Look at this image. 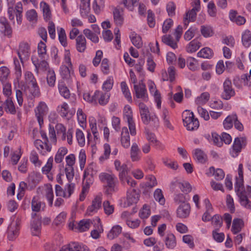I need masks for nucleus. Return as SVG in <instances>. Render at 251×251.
I'll use <instances>...</instances> for the list:
<instances>
[{
	"label": "nucleus",
	"mask_w": 251,
	"mask_h": 251,
	"mask_svg": "<svg viewBox=\"0 0 251 251\" xmlns=\"http://www.w3.org/2000/svg\"><path fill=\"white\" fill-rule=\"evenodd\" d=\"M32 220L31 222V230L33 235L37 236L40 232L41 227V218L36 213L32 215Z\"/></svg>",
	"instance_id": "12"
},
{
	"label": "nucleus",
	"mask_w": 251,
	"mask_h": 251,
	"mask_svg": "<svg viewBox=\"0 0 251 251\" xmlns=\"http://www.w3.org/2000/svg\"><path fill=\"white\" fill-rule=\"evenodd\" d=\"M247 142V138L245 136L236 137L234 140L233 145L230 149V154L233 157H237L241 151L242 149L246 147Z\"/></svg>",
	"instance_id": "6"
},
{
	"label": "nucleus",
	"mask_w": 251,
	"mask_h": 251,
	"mask_svg": "<svg viewBox=\"0 0 251 251\" xmlns=\"http://www.w3.org/2000/svg\"><path fill=\"white\" fill-rule=\"evenodd\" d=\"M3 103V106H4V109L7 112H9L12 114H15L16 113V108L11 98H7Z\"/></svg>",
	"instance_id": "34"
},
{
	"label": "nucleus",
	"mask_w": 251,
	"mask_h": 251,
	"mask_svg": "<svg viewBox=\"0 0 251 251\" xmlns=\"http://www.w3.org/2000/svg\"><path fill=\"white\" fill-rule=\"evenodd\" d=\"M148 179L149 181L145 183L144 186L145 190L147 192H148L149 190L151 189L157 184L156 178L154 176L152 175L149 176Z\"/></svg>",
	"instance_id": "43"
},
{
	"label": "nucleus",
	"mask_w": 251,
	"mask_h": 251,
	"mask_svg": "<svg viewBox=\"0 0 251 251\" xmlns=\"http://www.w3.org/2000/svg\"><path fill=\"white\" fill-rule=\"evenodd\" d=\"M194 157L200 163H203L206 160V154L200 149L194 150Z\"/></svg>",
	"instance_id": "41"
},
{
	"label": "nucleus",
	"mask_w": 251,
	"mask_h": 251,
	"mask_svg": "<svg viewBox=\"0 0 251 251\" xmlns=\"http://www.w3.org/2000/svg\"><path fill=\"white\" fill-rule=\"evenodd\" d=\"M37 51L39 56L42 59H45L47 54V46L43 41H41L39 43Z\"/></svg>",
	"instance_id": "48"
},
{
	"label": "nucleus",
	"mask_w": 251,
	"mask_h": 251,
	"mask_svg": "<svg viewBox=\"0 0 251 251\" xmlns=\"http://www.w3.org/2000/svg\"><path fill=\"white\" fill-rule=\"evenodd\" d=\"M76 49L79 52H83L86 49V40L84 36L80 35L75 39Z\"/></svg>",
	"instance_id": "24"
},
{
	"label": "nucleus",
	"mask_w": 251,
	"mask_h": 251,
	"mask_svg": "<svg viewBox=\"0 0 251 251\" xmlns=\"http://www.w3.org/2000/svg\"><path fill=\"white\" fill-rule=\"evenodd\" d=\"M60 74L63 79H69L71 77V71L69 66L62 65L60 67Z\"/></svg>",
	"instance_id": "61"
},
{
	"label": "nucleus",
	"mask_w": 251,
	"mask_h": 251,
	"mask_svg": "<svg viewBox=\"0 0 251 251\" xmlns=\"http://www.w3.org/2000/svg\"><path fill=\"white\" fill-rule=\"evenodd\" d=\"M56 80V76L54 71L52 70H49L47 75V81L48 85L50 87L54 86Z\"/></svg>",
	"instance_id": "50"
},
{
	"label": "nucleus",
	"mask_w": 251,
	"mask_h": 251,
	"mask_svg": "<svg viewBox=\"0 0 251 251\" xmlns=\"http://www.w3.org/2000/svg\"><path fill=\"white\" fill-rule=\"evenodd\" d=\"M20 224V220L17 218L13 221L8 228V238L10 240H14L18 235Z\"/></svg>",
	"instance_id": "11"
},
{
	"label": "nucleus",
	"mask_w": 251,
	"mask_h": 251,
	"mask_svg": "<svg viewBox=\"0 0 251 251\" xmlns=\"http://www.w3.org/2000/svg\"><path fill=\"white\" fill-rule=\"evenodd\" d=\"M104 212L107 215L112 214L114 211V206L111 204L108 201H105L103 202Z\"/></svg>",
	"instance_id": "54"
},
{
	"label": "nucleus",
	"mask_w": 251,
	"mask_h": 251,
	"mask_svg": "<svg viewBox=\"0 0 251 251\" xmlns=\"http://www.w3.org/2000/svg\"><path fill=\"white\" fill-rule=\"evenodd\" d=\"M110 97V93L107 92L103 93L99 91V93L97 97V100L98 99V102L100 105H105L108 102Z\"/></svg>",
	"instance_id": "35"
},
{
	"label": "nucleus",
	"mask_w": 251,
	"mask_h": 251,
	"mask_svg": "<svg viewBox=\"0 0 251 251\" xmlns=\"http://www.w3.org/2000/svg\"><path fill=\"white\" fill-rule=\"evenodd\" d=\"M162 41L163 43L171 47L174 49L177 48V42L178 41L176 40L175 41L173 37L170 35L163 36L162 37Z\"/></svg>",
	"instance_id": "37"
},
{
	"label": "nucleus",
	"mask_w": 251,
	"mask_h": 251,
	"mask_svg": "<svg viewBox=\"0 0 251 251\" xmlns=\"http://www.w3.org/2000/svg\"><path fill=\"white\" fill-rule=\"evenodd\" d=\"M95 220L83 219L79 222L76 227V229L79 232H84L89 229L90 226L95 222Z\"/></svg>",
	"instance_id": "22"
},
{
	"label": "nucleus",
	"mask_w": 251,
	"mask_h": 251,
	"mask_svg": "<svg viewBox=\"0 0 251 251\" xmlns=\"http://www.w3.org/2000/svg\"><path fill=\"white\" fill-rule=\"evenodd\" d=\"M31 60L35 67V71L37 74L39 73L40 70L43 72H48L49 70L51 69L50 68L49 64L48 62L45 60L39 61L36 57L32 56L31 57Z\"/></svg>",
	"instance_id": "13"
},
{
	"label": "nucleus",
	"mask_w": 251,
	"mask_h": 251,
	"mask_svg": "<svg viewBox=\"0 0 251 251\" xmlns=\"http://www.w3.org/2000/svg\"><path fill=\"white\" fill-rule=\"evenodd\" d=\"M182 116L184 125L188 130L193 131L198 128L199 121L195 118L192 112L185 110L182 113Z\"/></svg>",
	"instance_id": "5"
},
{
	"label": "nucleus",
	"mask_w": 251,
	"mask_h": 251,
	"mask_svg": "<svg viewBox=\"0 0 251 251\" xmlns=\"http://www.w3.org/2000/svg\"><path fill=\"white\" fill-rule=\"evenodd\" d=\"M40 7L43 13L44 19L49 21L50 19L51 14L49 5L45 2L42 1L40 3Z\"/></svg>",
	"instance_id": "36"
},
{
	"label": "nucleus",
	"mask_w": 251,
	"mask_h": 251,
	"mask_svg": "<svg viewBox=\"0 0 251 251\" xmlns=\"http://www.w3.org/2000/svg\"><path fill=\"white\" fill-rule=\"evenodd\" d=\"M242 42L245 47L251 45V32L249 29L245 30L242 34Z\"/></svg>",
	"instance_id": "38"
},
{
	"label": "nucleus",
	"mask_w": 251,
	"mask_h": 251,
	"mask_svg": "<svg viewBox=\"0 0 251 251\" xmlns=\"http://www.w3.org/2000/svg\"><path fill=\"white\" fill-rule=\"evenodd\" d=\"M147 139L157 149L159 150L164 149V145L156 139L154 134L148 132L147 135Z\"/></svg>",
	"instance_id": "27"
},
{
	"label": "nucleus",
	"mask_w": 251,
	"mask_h": 251,
	"mask_svg": "<svg viewBox=\"0 0 251 251\" xmlns=\"http://www.w3.org/2000/svg\"><path fill=\"white\" fill-rule=\"evenodd\" d=\"M129 37L133 45L138 49L141 48L143 46L142 38L135 32L131 33Z\"/></svg>",
	"instance_id": "31"
},
{
	"label": "nucleus",
	"mask_w": 251,
	"mask_h": 251,
	"mask_svg": "<svg viewBox=\"0 0 251 251\" xmlns=\"http://www.w3.org/2000/svg\"><path fill=\"white\" fill-rule=\"evenodd\" d=\"M34 111L36 117L41 127L43 124L44 118L47 114L48 111V106L45 102H40L35 108Z\"/></svg>",
	"instance_id": "8"
},
{
	"label": "nucleus",
	"mask_w": 251,
	"mask_h": 251,
	"mask_svg": "<svg viewBox=\"0 0 251 251\" xmlns=\"http://www.w3.org/2000/svg\"><path fill=\"white\" fill-rule=\"evenodd\" d=\"M121 87L122 91L125 97L128 101H131L132 99L131 94L126 82H122L121 83Z\"/></svg>",
	"instance_id": "60"
},
{
	"label": "nucleus",
	"mask_w": 251,
	"mask_h": 251,
	"mask_svg": "<svg viewBox=\"0 0 251 251\" xmlns=\"http://www.w3.org/2000/svg\"><path fill=\"white\" fill-rule=\"evenodd\" d=\"M102 197L101 196H97L92 201V204L89 206L87 210L88 214L97 212V211L101 207Z\"/></svg>",
	"instance_id": "18"
},
{
	"label": "nucleus",
	"mask_w": 251,
	"mask_h": 251,
	"mask_svg": "<svg viewBox=\"0 0 251 251\" xmlns=\"http://www.w3.org/2000/svg\"><path fill=\"white\" fill-rule=\"evenodd\" d=\"M68 150L66 148L61 147L59 148L55 156L54 160L56 163H61L64 156L67 154Z\"/></svg>",
	"instance_id": "42"
},
{
	"label": "nucleus",
	"mask_w": 251,
	"mask_h": 251,
	"mask_svg": "<svg viewBox=\"0 0 251 251\" xmlns=\"http://www.w3.org/2000/svg\"><path fill=\"white\" fill-rule=\"evenodd\" d=\"M154 198L160 204L163 205L165 202V199L163 195L161 189H157L154 192Z\"/></svg>",
	"instance_id": "56"
},
{
	"label": "nucleus",
	"mask_w": 251,
	"mask_h": 251,
	"mask_svg": "<svg viewBox=\"0 0 251 251\" xmlns=\"http://www.w3.org/2000/svg\"><path fill=\"white\" fill-rule=\"evenodd\" d=\"M122 232V228L119 226H114L107 234V237L112 240L117 237Z\"/></svg>",
	"instance_id": "44"
},
{
	"label": "nucleus",
	"mask_w": 251,
	"mask_h": 251,
	"mask_svg": "<svg viewBox=\"0 0 251 251\" xmlns=\"http://www.w3.org/2000/svg\"><path fill=\"white\" fill-rule=\"evenodd\" d=\"M243 226V221L241 219L235 218L233 221L231 231L234 234H236L241 230Z\"/></svg>",
	"instance_id": "33"
},
{
	"label": "nucleus",
	"mask_w": 251,
	"mask_h": 251,
	"mask_svg": "<svg viewBox=\"0 0 251 251\" xmlns=\"http://www.w3.org/2000/svg\"><path fill=\"white\" fill-rule=\"evenodd\" d=\"M212 224L218 229L223 225V219L218 214L214 215L211 219Z\"/></svg>",
	"instance_id": "53"
},
{
	"label": "nucleus",
	"mask_w": 251,
	"mask_h": 251,
	"mask_svg": "<svg viewBox=\"0 0 251 251\" xmlns=\"http://www.w3.org/2000/svg\"><path fill=\"white\" fill-rule=\"evenodd\" d=\"M58 39L63 46L66 47L67 45L65 31L63 28H60L58 31Z\"/></svg>",
	"instance_id": "62"
},
{
	"label": "nucleus",
	"mask_w": 251,
	"mask_h": 251,
	"mask_svg": "<svg viewBox=\"0 0 251 251\" xmlns=\"http://www.w3.org/2000/svg\"><path fill=\"white\" fill-rule=\"evenodd\" d=\"M9 74L8 68L5 66H2L0 68V80L2 82H4Z\"/></svg>",
	"instance_id": "63"
},
{
	"label": "nucleus",
	"mask_w": 251,
	"mask_h": 251,
	"mask_svg": "<svg viewBox=\"0 0 251 251\" xmlns=\"http://www.w3.org/2000/svg\"><path fill=\"white\" fill-rule=\"evenodd\" d=\"M114 166L115 169L119 172V176L120 180L124 183L125 178L127 176L128 172L127 165L125 163L121 164L119 160H116L114 161Z\"/></svg>",
	"instance_id": "10"
},
{
	"label": "nucleus",
	"mask_w": 251,
	"mask_h": 251,
	"mask_svg": "<svg viewBox=\"0 0 251 251\" xmlns=\"http://www.w3.org/2000/svg\"><path fill=\"white\" fill-rule=\"evenodd\" d=\"M151 214L150 206L147 204H144L142 208L140 210L139 216L141 219H146Z\"/></svg>",
	"instance_id": "55"
},
{
	"label": "nucleus",
	"mask_w": 251,
	"mask_h": 251,
	"mask_svg": "<svg viewBox=\"0 0 251 251\" xmlns=\"http://www.w3.org/2000/svg\"><path fill=\"white\" fill-rule=\"evenodd\" d=\"M95 221L94 226L95 228L91 231V236L93 238L97 239L100 237V234L102 231L103 229L102 225L100 223V219L97 217L95 219Z\"/></svg>",
	"instance_id": "23"
},
{
	"label": "nucleus",
	"mask_w": 251,
	"mask_h": 251,
	"mask_svg": "<svg viewBox=\"0 0 251 251\" xmlns=\"http://www.w3.org/2000/svg\"><path fill=\"white\" fill-rule=\"evenodd\" d=\"M201 32L204 37H211L214 34L212 27L209 25H202L201 27Z\"/></svg>",
	"instance_id": "49"
},
{
	"label": "nucleus",
	"mask_w": 251,
	"mask_h": 251,
	"mask_svg": "<svg viewBox=\"0 0 251 251\" xmlns=\"http://www.w3.org/2000/svg\"><path fill=\"white\" fill-rule=\"evenodd\" d=\"M75 134L76 139L79 146L81 147L84 146L85 143V139L82 131L79 129H77Z\"/></svg>",
	"instance_id": "59"
},
{
	"label": "nucleus",
	"mask_w": 251,
	"mask_h": 251,
	"mask_svg": "<svg viewBox=\"0 0 251 251\" xmlns=\"http://www.w3.org/2000/svg\"><path fill=\"white\" fill-rule=\"evenodd\" d=\"M7 14L9 19L15 25V16L16 18L17 24L20 25L23 20V5L21 2H18L14 7V5L8 4Z\"/></svg>",
	"instance_id": "3"
},
{
	"label": "nucleus",
	"mask_w": 251,
	"mask_h": 251,
	"mask_svg": "<svg viewBox=\"0 0 251 251\" xmlns=\"http://www.w3.org/2000/svg\"><path fill=\"white\" fill-rule=\"evenodd\" d=\"M138 106L142 122L145 125L149 124L151 120V116L148 106L141 102L139 103Z\"/></svg>",
	"instance_id": "14"
},
{
	"label": "nucleus",
	"mask_w": 251,
	"mask_h": 251,
	"mask_svg": "<svg viewBox=\"0 0 251 251\" xmlns=\"http://www.w3.org/2000/svg\"><path fill=\"white\" fill-rule=\"evenodd\" d=\"M130 154L132 161H138L140 159L141 151L136 143H134L132 144Z\"/></svg>",
	"instance_id": "25"
},
{
	"label": "nucleus",
	"mask_w": 251,
	"mask_h": 251,
	"mask_svg": "<svg viewBox=\"0 0 251 251\" xmlns=\"http://www.w3.org/2000/svg\"><path fill=\"white\" fill-rule=\"evenodd\" d=\"M139 194L134 189H129L127 192L126 203L129 206L134 203H136L139 200Z\"/></svg>",
	"instance_id": "17"
},
{
	"label": "nucleus",
	"mask_w": 251,
	"mask_h": 251,
	"mask_svg": "<svg viewBox=\"0 0 251 251\" xmlns=\"http://www.w3.org/2000/svg\"><path fill=\"white\" fill-rule=\"evenodd\" d=\"M190 210V205L188 203H181L176 210L177 216L180 218H187L189 215Z\"/></svg>",
	"instance_id": "16"
},
{
	"label": "nucleus",
	"mask_w": 251,
	"mask_h": 251,
	"mask_svg": "<svg viewBox=\"0 0 251 251\" xmlns=\"http://www.w3.org/2000/svg\"><path fill=\"white\" fill-rule=\"evenodd\" d=\"M235 95V91L233 88L231 80L227 78L223 85V91L221 94L222 99L229 100Z\"/></svg>",
	"instance_id": "7"
},
{
	"label": "nucleus",
	"mask_w": 251,
	"mask_h": 251,
	"mask_svg": "<svg viewBox=\"0 0 251 251\" xmlns=\"http://www.w3.org/2000/svg\"><path fill=\"white\" fill-rule=\"evenodd\" d=\"M186 62L187 66L190 70L195 71L198 69V60L195 58L192 57L187 58Z\"/></svg>",
	"instance_id": "46"
},
{
	"label": "nucleus",
	"mask_w": 251,
	"mask_h": 251,
	"mask_svg": "<svg viewBox=\"0 0 251 251\" xmlns=\"http://www.w3.org/2000/svg\"><path fill=\"white\" fill-rule=\"evenodd\" d=\"M60 251H90V250L85 245L72 242L67 246H63Z\"/></svg>",
	"instance_id": "15"
},
{
	"label": "nucleus",
	"mask_w": 251,
	"mask_h": 251,
	"mask_svg": "<svg viewBox=\"0 0 251 251\" xmlns=\"http://www.w3.org/2000/svg\"><path fill=\"white\" fill-rule=\"evenodd\" d=\"M99 93V91L97 90L94 93V94L91 96L89 93H85L83 94V99L89 102L97 103V97Z\"/></svg>",
	"instance_id": "52"
},
{
	"label": "nucleus",
	"mask_w": 251,
	"mask_h": 251,
	"mask_svg": "<svg viewBox=\"0 0 251 251\" xmlns=\"http://www.w3.org/2000/svg\"><path fill=\"white\" fill-rule=\"evenodd\" d=\"M196 12V10L192 8L186 13L185 17H184L183 20L184 25L186 27L190 22L195 21L197 15Z\"/></svg>",
	"instance_id": "30"
},
{
	"label": "nucleus",
	"mask_w": 251,
	"mask_h": 251,
	"mask_svg": "<svg viewBox=\"0 0 251 251\" xmlns=\"http://www.w3.org/2000/svg\"><path fill=\"white\" fill-rule=\"evenodd\" d=\"M165 245L169 249H174L176 246V239L173 233L168 234L165 240Z\"/></svg>",
	"instance_id": "40"
},
{
	"label": "nucleus",
	"mask_w": 251,
	"mask_h": 251,
	"mask_svg": "<svg viewBox=\"0 0 251 251\" xmlns=\"http://www.w3.org/2000/svg\"><path fill=\"white\" fill-rule=\"evenodd\" d=\"M201 46V43L198 38H195L191 41L187 46L186 49L188 52H194L196 51Z\"/></svg>",
	"instance_id": "29"
},
{
	"label": "nucleus",
	"mask_w": 251,
	"mask_h": 251,
	"mask_svg": "<svg viewBox=\"0 0 251 251\" xmlns=\"http://www.w3.org/2000/svg\"><path fill=\"white\" fill-rule=\"evenodd\" d=\"M16 53L20 61L16 58H14V64L15 66V74L17 79L22 76V68L24 62L28 59L30 55V48L29 45L26 42H22L19 44V49L16 50Z\"/></svg>",
	"instance_id": "2"
},
{
	"label": "nucleus",
	"mask_w": 251,
	"mask_h": 251,
	"mask_svg": "<svg viewBox=\"0 0 251 251\" xmlns=\"http://www.w3.org/2000/svg\"><path fill=\"white\" fill-rule=\"evenodd\" d=\"M83 33L88 39H89L93 42L98 43L99 42L98 37L89 29H85L83 30Z\"/></svg>",
	"instance_id": "57"
},
{
	"label": "nucleus",
	"mask_w": 251,
	"mask_h": 251,
	"mask_svg": "<svg viewBox=\"0 0 251 251\" xmlns=\"http://www.w3.org/2000/svg\"><path fill=\"white\" fill-rule=\"evenodd\" d=\"M80 11L82 17H86L90 10V0H80Z\"/></svg>",
	"instance_id": "26"
},
{
	"label": "nucleus",
	"mask_w": 251,
	"mask_h": 251,
	"mask_svg": "<svg viewBox=\"0 0 251 251\" xmlns=\"http://www.w3.org/2000/svg\"><path fill=\"white\" fill-rule=\"evenodd\" d=\"M42 206H45L44 203L41 201L38 197H34L31 201L32 210L34 212H39Z\"/></svg>",
	"instance_id": "32"
},
{
	"label": "nucleus",
	"mask_w": 251,
	"mask_h": 251,
	"mask_svg": "<svg viewBox=\"0 0 251 251\" xmlns=\"http://www.w3.org/2000/svg\"><path fill=\"white\" fill-rule=\"evenodd\" d=\"M25 92L28 97H37L40 94V90L37 82L27 84Z\"/></svg>",
	"instance_id": "19"
},
{
	"label": "nucleus",
	"mask_w": 251,
	"mask_h": 251,
	"mask_svg": "<svg viewBox=\"0 0 251 251\" xmlns=\"http://www.w3.org/2000/svg\"><path fill=\"white\" fill-rule=\"evenodd\" d=\"M114 22L117 25H122L124 22L123 11L122 9L115 8L113 10Z\"/></svg>",
	"instance_id": "28"
},
{
	"label": "nucleus",
	"mask_w": 251,
	"mask_h": 251,
	"mask_svg": "<svg viewBox=\"0 0 251 251\" xmlns=\"http://www.w3.org/2000/svg\"><path fill=\"white\" fill-rule=\"evenodd\" d=\"M57 110L61 117H66L69 111L68 104L66 102H64L62 104L58 105Z\"/></svg>",
	"instance_id": "51"
},
{
	"label": "nucleus",
	"mask_w": 251,
	"mask_h": 251,
	"mask_svg": "<svg viewBox=\"0 0 251 251\" xmlns=\"http://www.w3.org/2000/svg\"><path fill=\"white\" fill-rule=\"evenodd\" d=\"M243 166L240 164L238 166V176L236 177L235 185V190L239 197L241 205L248 209H251V201H249L248 196L246 194L245 190L243 185Z\"/></svg>",
	"instance_id": "1"
},
{
	"label": "nucleus",
	"mask_w": 251,
	"mask_h": 251,
	"mask_svg": "<svg viewBox=\"0 0 251 251\" xmlns=\"http://www.w3.org/2000/svg\"><path fill=\"white\" fill-rule=\"evenodd\" d=\"M229 18L231 22L238 25H243L246 23L245 18L243 16L239 15L237 12L235 10H230Z\"/></svg>",
	"instance_id": "20"
},
{
	"label": "nucleus",
	"mask_w": 251,
	"mask_h": 251,
	"mask_svg": "<svg viewBox=\"0 0 251 251\" xmlns=\"http://www.w3.org/2000/svg\"><path fill=\"white\" fill-rule=\"evenodd\" d=\"M30 161L36 166L40 167L42 164L41 161L39 160L38 155L35 151H32L30 155Z\"/></svg>",
	"instance_id": "64"
},
{
	"label": "nucleus",
	"mask_w": 251,
	"mask_h": 251,
	"mask_svg": "<svg viewBox=\"0 0 251 251\" xmlns=\"http://www.w3.org/2000/svg\"><path fill=\"white\" fill-rule=\"evenodd\" d=\"M213 55L212 50L208 47L202 49L197 53V56L199 57L209 59Z\"/></svg>",
	"instance_id": "39"
},
{
	"label": "nucleus",
	"mask_w": 251,
	"mask_h": 251,
	"mask_svg": "<svg viewBox=\"0 0 251 251\" xmlns=\"http://www.w3.org/2000/svg\"><path fill=\"white\" fill-rule=\"evenodd\" d=\"M209 97L208 93H202L200 96L196 99L195 102L199 106L205 104L208 101Z\"/></svg>",
	"instance_id": "45"
},
{
	"label": "nucleus",
	"mask_w": 251,
	"mask_h": 251,
	"mask_svg": "<svg viewBox=\"0 0 251 251\" xmlns=\"http://www.w3.org/2000/svg\"><path fill=\"white\" fill-rule=\"evenodd\" d=\"M236 120V115L229 116L224 121L223 125L225 128L229 129L232 127L234 120Z\"/></svg>",
	"instance_id": "58"
},
{
	"label": "nucleus",
	"mask_w": 251,
	"mask_h": 251,
	"mask_svg": "<svg viewBox=\"0 0 251 251\" xmlns=\"http://www.w3.org/2000/svg\"><path fill=\"white\" fill-rule=\"evenodd\" d=\"M148 85L150 93L154 96L157 107L160 108L161 104L160 95L156 89L155 84L152 81H150L148 83Z\"/></svg>",
	"instance_id": "21"
},
{
	"label": "nucleus",
	"mask_w": 251,
	"mask_h": 251,
	"mask_svg": "<svg viewBox=\"0 0 251 251\" xmlns=\"http://www.w3.org/2000/svg\"><path fill=\"white\" fill-rule=\"evenodd\" d=\"M59 93L65 99H68L70 96L69 90L62 82H59L58 85Z\"/></svg>",
	"instance_id": "47"
},
{
	"label": "nucleus",
	"mask_w": 251,
	"mask_h": 251,
	"mask_svg": "<svg viewBox=\"0 0 251 251\" xmlns=\"http://www.w3.org/2000/svg\"><path fill=\"white\" fill-rule=\"evenodd\" d=\"M99 178L101 182L106 184L105 193L106 195L111 194L115 191L117 178L114 174L102 173L100 175Z\"/></svg>",
	"instance_id": "4"
},
{
	"label": "nucleus",
	"mask_w": 251,
	"mask_h": 251,
	"mask_svg": "<svg viewBox=\"0 0 251 251\" xmlns=\"http://www.w3.org/2000/svg\"><path fill=\"white\" fill-rule=\"evenodd\" d=\"M133 88L137 98L141 99L144 101L148 100V95L146 85L143 83L142 80L140 81L139 84H134Z\"/></svg>",
	"instance_id": "9"
}]
</instances>
